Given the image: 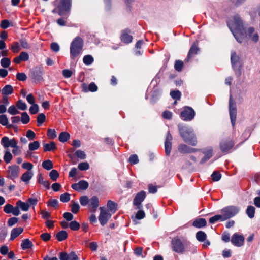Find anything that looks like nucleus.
I'll use <instances>...</instances> for the list:
<instances>
[{
  "instance_id": "1",
  "label": "nucleus",
  "mask_w": 260,
  "mask_h": 260,
  "mask_svg": "<svg viewBox=\"0 0 260 260\" xmlns=\"http://www.w3.org/2000/svg\"><path fill=\"white\" fill-rule=\"evenodd\" d=\"M179 131L183 140L188 144L195 146L197 144L193 130L191 128L185 126H179Z\"/></svg>"
},
{
  "instance_id": "2",
  "label": "nucleus",
  "mask_w": 260,
  "mask_h": 260,
  "mask_svg": "<svg viewBox=\"0 0 260 260\" xmlns=\"http://www.w3.org/2000/svg\"><path fill=\"white\" fill-rule=\"evenodd\" d=\"M83 46L84 41L81 37L77 36L73 40L70 48L72 59H74L82 52Z\"/></svg>"
},
{
  "instance_id": "3",
  "label": "nucleus",
  "mask_w": 260,
  "mask_h": 260,
  "mask_svg": "<svg viewBox=\"0 0 260 260\" xmlns=\"http://www.w3.org/2000/svg\"><path fill=\"white\" fill-rule=\"evenodd\" d=\"M189 243L186 240H181L178 237H174L171 241V248L174 252L183 253L186 251Z\"/></svg>"
},
{
  "instance_id": "4",
  "label": "nucleus",
  "mask_w": 260,
  "mask_h": 260,
  "mask_svg": "<svg viewBox=\"0 0 260 260\" xmlns=\"http://www.w3.org/2000/svg\"><path fill=\"white\" fill-rule=\"evenodd\" d=\"M72 6V0H60L57 6L58 14L60 16H63L70 11Z\"/></svg>"
},
{
  "instance_id": "5",
  "label": "nucleus",
  "mask_w": 260,
  "mask_h": 260,
  "mask_svg": "<svg viewBox=\"0 0 260 260\" xmlns=\"http://www.w3.org/2000/svg\"><path fill=\"white\" fill-rule=\"evenodd\" d=\"M239 211V208L236 206H228L221 210V214L224 220L235 216Z\"/></svg>"
},
{
  "instance_id": "6",
  "label": "nucleus",
  "mask_w": 260,
  "mask_h": 260,
  "mask_svg": "<svg viewBox=\"0 0 260 260\" xmlns=\"http://www.w3.org/2000/svg\"><path fill=\"white\" fill-rule=\"evenodd\" d=\"M227 25L230 30L232 31L234 37L238 42L242 43L246 38V32L243 28L236 29L234 31L232 30V27L230 22H227Z\"/></svg>"
},
{
  "instance_id": "7",
  "label": "nucleus",
  "mask_w": 260,
  "mask_h": 260,
  "mask_svg": "<svg viewBox=\"0 0 260 260\" xmlns=\"http://www.w3.org/2000/svg\"><path fill=\"white\" fill-rule=\"evenodd\" d=\"M194 111L189 107H184L180 114L181 118L185 121L192 120L194 118Z\"/></svg>"
},
{
  "instance_id": "8",
  "label": "nucleus",
  "mask_w": 260,
  "mask_h": 260,
  "mask_svg": "<svg viewBox=\"0 0 260 260\" xmlns=\"http://www.w3.org/2000/svg\"><path fill=\"white\" fill-rule=\"evenodd\" d=\"M200 51V48L198 47V41H196L191 46L186 58L184 60V62L186 63L190 61L191 58L197 55Z\"/></svg>"
},
{
  "instance_id": "9",
  "label": "nucleus",
  "mask_w": 260,
  "mask_h": 260,
  "mask_svg": "<svg viewBox=\"0 0 260 260\" xmlns=\"http://www.w3.org/2000/svg\"><path fill=\"white\" fill-rule=\"evenodd\" d=\"M229 111L231 122L233 126H235L236 120L237 109L235 102L233 99H230L229 102Z\"/></svg>"
},
{
  "instance_id": "10",
  "label": "nucleus",
  "mask_w": 260,
  "mask_h": 260,
  "mask_svg": "<svg viewBox=\"0 0 260 260\" xmlns=\"http://www.w3.org/2000/svg\"><path fill=\"white\" fill-rule=\"evenodd\" d=\"M100 209L101 213L99 216V220L100 223L104 226L110 218L111 214L107 212L104 207H101Z\"/></svg>"
},
{
  "instance_id": "11",
  "label": "nucleus",
  "mask_w": 260,
  "mask_h": 260,
  "mask_svg": "<svg viewBox=\"0 0 260 260\" xmlns=\"http://www.w3.org/2000/svg\"><path fill=\"white\" fill-rule=\"evenodd\" d=\"M43 72L40 67H35L30 71V76L35 81H39L42 79Z\"/></svg>"
},
{
  "instance_id": "12",
  "label": "nucleus",
  "mask_w": 260,
  "mask_h": 260,
  "mask_svg": "<svg viewBox=\"0 0 260 260\" xmlns=\"http://www.w3.org/2000/svg\"><path fill=\"white\" fill-rule=\"evenodd\" d=\"M131 30L129 29H125L122 30L120 37V40L122 42L128 44L132 42L133 37L132 35L129 34Z\"/></svg>"
},
{
  "instance_id": "13",
  "label": "nucleus",
  "mask_w": 260,
  "mask_h": 260,
  "mask_svg": "<svg viewBox=\"0 0 260 260\" xmlns=\"http://www.w3.org/2000/svg\"><path fill=\"white\" fill-rule=\"evenodd\" d=\"M231 241L235 246L240 247L244 244V238L242 235L235 233L232 236Z\"/></svg>"
},
{
  "instance_id": "14",
  "label": "nucleus",
  "mask_w": 260,
  "mask_h": 260,
  "mask_svg": "<svg viewBox=\"0 0 260 260\" xmlns=\"http://www.w3.org/2000/svg\"><path fill=\"white\" fill-rule=\"evenodd\" d=\"M145 197L146 192L144 191H141L138 193L134 200V205L137 206L138 208L140 209L142 207L141 203L144 201Z\"/></svg>"
},
{
  "instance_id": "15",
  "label": "nucleus",
  "mask_w": 260,
  "mask_h": 260,
  "mask_svg": "<svg viewBox=\"0 0 260 260\" xmlns=\"http://www.w3.org/2000/svg\"><path fill=\"white\" fill-rule=\"evenodd\" d=\"M60 260H78L77 255L74 252L67 253L66 252H61L59 254Z\"/></svg>"
},
{
  "instance_id": "16",
  "label": "nucleus",
  "mask_w": 260,
  "mask_h": 260,
  "mask_svg": "<svg viewBox=\"0 0 260 260\" xmlns=\"http://www.w3.org/2000/svg\"><path fill=\"white\" fill-rule=\"evenodd\" d=\"M1 143L5 148H8L15 146L17 141L15 139H10L8 137L5 136L2 138Z\"/></svg>"
},
{
  "instance_id": "17",
  "label": "nucleus",
  "mask_w": 260,
  "mask_h": 260,
  "mask_svg": "<svg viewBox=\"0 0 260 260\" xmlns=\"http://www.w3.org/2000/svg\"><path fill=\"white\" fill-rule=\"evenodd\" d=\"M99 204V199L96 196H93L89 201L88 208L92 212H95Z\"/></svg>"
},
{
  "instance_id": "18",
  "label": "nucleus",
  "mask_w": 260,
  "mask_h": 260,
  "mask_svg": "<svg viewBox=\"0 0 260 260\" xmlns=\"http://www.w3.org/2000/svg\"><path fill=\"white\" fill-rule=\"evenodd\" d=\"M89 184L86 181L81 180L77 183H74L72 185V188L78 191L81 190H85L88 187Z\"/></svg>"
},
{
  "instance_id": "19",
  "label": "nucleus",
  "mask_w": 260,
  "mask_h": 260,
  "mask_svg": "<svg viewBox=\"0 0 260 260\" xmlns=\"http://www.w3.org/2000/svg\"><path fill=\"white\" fill-rule=\"evenodd\" d=\"M178 149L179 152L182 154L194 153L198 150L197 149L190 147L184 144H180Z\"/></svg>"
},
{
  "instance_id": "20",
  "label": "nucleus",
  "mask_w": 260,
  "mask_h": 260,
  "mask_svg": "<svg viewBox=\"0 0 260 260\" xmlns=\"http://www.w3.org/2000/svg\"><path fill=\"white\" fill-rule=\"evenodd\" d=\"M231 23V26L233 27V23L235 25V29L243 28V21L240 18V16L236 14L234 16V21H229Z\"/></svg>"
},
{
  "instance_id": "21",
  "label": "nucleus",
  "mask_w": 260,
  "mask_h": 260,
  "mask_svg": "<svg viewBox=\"0 0 260 260\" xmlns=\"http://www.w3.org/2000/svg\"><path fill=\"white\" fill-rule=\"evenodd\" d=\"M172 137L170 133H168L165 141V152L167 155H169L172 149Z\"/></svg>"
},
{
  "instance_id": "22",
  "label": "nucleus",
  "mask_w": 260,
  "mask_h": 260,
  "mask_svg": "<svg viewBox=\"0 0 260 260\" xmlns=\"http://www.w3.org/2000/svg\"><path fill=\"white\" fill-rule=\"evenodd\" d=\"M234 145V142L232 140L223 141L220 144L221 150L223 152H228L233 148Z\"/></svg>"
},
{
  "instance_id": "23",
  "label": "nucleus",
  "mask_w": 260,
  "mask_h": 260,
  "mask_svg": "<svg viewBox=\"0 0 260 260\" xmlns=\"http://www.w3.org/2000/svg\"><path fill=\"white\" fill-rule=\"evenodd\" d=\"M20 94L23 98H35V96H38L39 98H42L44 96L42 92H36L35 94L31 93H28L27 91L25 89H22L20 90Z\"/></svg>"
},
{
  "instance_id": "24",
  "label": "nucleus",
  "mask_w": 260,
  "mask_h": 260,
  "mask_svg": "<svg viewBox=\"0 0 260 260\" xmlns=\"http://www.w3.org/2000/svg\"><path fill=\"white\" fill-rule=\"evenodd\" d=\"M14 91L13 87L11 85H5L1 90L3 98H7L9 95L13 93Z\"/></svg>"
},
{
  "instance_id": "25",
  "label": "nucleus",
  "mask_w": 260,
  "mask_h": 260,
  "mask_svg": "<svg viewBox=\"0 0 260 260\" xmlns=\"http://www.w3.org/2000/svg\"><path fill=\"white\" fill-rule=\"evenodd\" d=\"M82 85L83 90L85 92L91 91L93 92L96 91L98 89V86L93 82L90 83L88 86L85 83L82 84Z\"/></svg>"
},
{
  "instance_id": "26",
  "label": "nucleus",
  "mask_w": 260,
  "mask_h": 260,
  "mask_svg": "<svg viewBox=\"0 0 260 260\" xmlns=\"http://www.w3.org/2000/svg\"><path fill=\"white\" fill-rule=\"evenodd\" d=\"M23 232V228L22 227H18L14 228L11 232L10 240H14L16 238L19 236Z\"/></svg>"
},
{
  "instance_id": "27",
  "label": "nucleus",
  "mask_w": 260,
  "mask_h": 260,
  "mask_svg": "<svg viewBox=\"0 0 260 260\" xmlns=\"http://www.w3.org/2000/svg\"><path fill=\"white\" fill-rule=\"evenodd\" d=\"M32 176L33 173L31 171H26L22 175L21 180L26 184H28Z\"/></svg>"
},
{
  "instance_id": "28",
  "label": "nucleus",
  "mask_w": 260,
  "mask_h": 260,
  "mask_svg": "<svg viewBox=\"0 0 260 260\" xmlns=\"http://www.w3.org/2000/svg\"><path fill=\"white\" fill-rule=\"evenodd\" d=\"M231 63L234 68L237 65V63L239 62L240 57L237 55L235 51H232L231 55Z\"/></svg>"
},
{
  "instance_id": "29",
  "label": "nucleus",
  "mask_w": 260,
  "mask_h": 260,
  "mask_svg": "<svg viewBox=\"0 0 260 260\" xmlns=\"http://www.w3.org/2000/svg\"><path fill=\"white\" fill-rule=\"evenodd\" d=\"M33 246V244L28 239H25L22 240L21 245V248L23 250H26L31 248Z\"/></svg>"
},
{
  "instance_id": "30",
  "label": "nucleus",
  "mask_w": 260,
  "mask_h": 260,
  "mask_svg": "<svg viewBox=\"0 0 260 260\" xmlns=\"http://www.w3.org/2000/svg\"><path fill=\"white\" fill-rule=\"evenodd\" d=\"M207 222L204 218H199L193 222V225L195 227L200 228L206 226Z\"/></svg>"
},
{
  "instance_id": "31",
  "label": "nucleus",
  "mask_w": 260,
  "mask_h": 260,
  "mask_svg": "<svg viewBox=\"0 0 260 260\" xmlns=\"http://www.w3.org/2000/svg\"><path fill=\"white\" fill-rule=\"evenodd\" d=\"M43 148L44 151H50L56 149V144L54 142H51L50 143L43 144Z\"/></svg>"
},
{
  "instance_id": "32",
  "label": "nucleus",
  "mask_w": 260,
  "mask_h": 260,
  "mask_svg": "<svg viewBox=\"0 0 260 260\" xmlns=\"http://www.w3.org/2000/svg\"><path fill=\"white\" fill-rule=\"evenodd\" d=\"M55 237L58 241H62L67 239L68 234L65 231H61L56 234Z\"/></svg>"
},
{
  "instance_id": "33",
  "label": "nucleus",
  "mask_w": 260,
  "mask_h": 260,
  "mask_svg": "<svg viewBox=\"0 0 260 260\" xmlns=\"http://www.w3.org/2000/svg\"><path fill=\"white\" fill-rule=\"evenodd\" d=\"M162 95V91L158 87H154L151 92V98H159Z\"/></svg>"
},
{
  "instance_id": "34",
  "label": "nucleus",
  "mask_w": 260,
  "mask_h": 260,
  "mask_svg": "<svg viewBox=\"0 0 260 260\" xmlns=\"http://www.w3.org/2000/svg\"><path fill=\"white\" fill-rule=\"evenodd\" d=\"M38 181L40 184L43 185L46 189H49L50 182L48 181H44L43 177L41 174H39L38 176Z\"/></svg>"
},
{
  "instance_id": "35",
  "label": "nucleus",
  "mask_w": 260,
  "mask_h": 260,
  "mask_svg": "<svg viewBox=\"0 0 260 260\" xmlns=\"http://www.w3.org/2000/svg\"><path fill=\"white\" fill-rule=\"evenodd\" d=\"M16 205L20 208L22 211H27L29 210V206L27 203L19 200L16 202Z\"/></svg>"
},
{
  "instance_id": "36",
  "label": "nucleus",
  "mask_w": 260,
  "mask_h": 260,
  "mask_svg": "<svg viewBox=\"0 0 260 260\" xmlns=\"http://www.w3.org/2000/svg\"><path fill=\"white\" fill-rule=\"evenodd\" d=\"M70 135L68 133L62 132L60 133L58 139L61 142H65L70 139Z\"/></svg>"
},
{
  "instance_id": "37",
  "label": "nucleus",
  "mask_w": 260,
  "mask_h": 260,
  "mask_svg": "<svg viewBox=\"0 0 260 260\" xmlns=\"http://www.w3.org/2000/svg\"><path fill=\"white\" fill-rule=\"evenodd\" d=\"M83 63L86 65H90L94 61L93 57L90 55H86L83 57Z\"/></svg>"
},
{
  "instance_id": "38",
  "label": "nucleus",
  "mask_w": 260,
  "mask_h": 260,
  "mask_svg": "<svg viewBox=\"0 0 260 260\" xmlns=\"http://www.w3.org/2000/svg\"><path fill=\"white\" fill-rule=\"evenodd\" d=\"M255 212V209L254 207L252 206H248L247 207L246 212L249 218H252L254 217Z\"/></svg>"
},
{
  "instance_id": "39",
  "label": "nucleus",
  "mask_w": 260,
  "mask_h": 260,
  "mask_svg": "<svg viewBox=\"0 0 260 260\" xmlns=\"http://www.w3.org/2000/svg\"><path fill=\"white\" fill-rule=\"evenodd\" d=\"M0 124L4 126H8V128L12 127V125H8V119L5 115H0Z\"/></svg>"
},
{
  "instance_id": "40",
  "label": "nucleus",
  "mask_w": 260,
  "mask_h": 260,
  "mask_svg": "<svg viewBox=\"0 0 260 260\" xmlns=\"http://www.w3.org/2000/svg\"><path fill=\"white\" fill-rule=\"evenodd\" d=\"M11 64V60L9 58L4 57L1 60V65L4 68H8Z\"/></svg>"
},
{
  "instance_id": "41",
  "label": "nucleus",
  "mask_w": 260,
  "mask_h": 260,
  "mask_svg": "<svg viewBox=\"0 0 260 260\" xmlns=\"http://www.w3.org/2000/svg\"><path fill=\"white\" fill-rule=\"evenodd\" d=\"M184 62L180 60H177L175 61L174 64V69L178 72H181L183 67Z\"/></svg>"
},
{
  "instance_id": "42",
  "label": "nucleus",
  "mask_w": 260,
  "mask_h": 260,
  "mask_svg": "<svg viewBox=\"0 0 260 260\" xmlns=\"http://www.w3.org/2000/svg\"><path fill=\"white\" fill-rule=\"evenodd\" d=\"M206 234L203 231H199L196 234V238L199 241L204 242L206 240Z\"/></svg>"
},
{
  "instance_id": "43",
  "label": "nucleus",
  "mask_w": 260,
  "mask_h": 260,
  "mask_svg": "<svg viewBox=\"0 0 260 260\" xmlns=\"http://www.w3.org/2000/svg\"><path fill=\"white\" fill-rule=\"evenodd\" d=\"M219 220L220 221H224V219H223V217H222L221 214L220 215H215V216L211 217L209 219V221L210 223L213 224V223H214Z\"/></svg>"
},
{
  "instance_id": "44",
  "label": "nucleus",
  "mask_w": 260,
  "mask_h": 260,
  "mask_svg": "<svg viewBox=\"0 0 260 260\" xmlns=\"http://www.w3.org/2000/svg\"><path fill=\"white\" fill-rule=\"evenodd\" d=\"M40 143L38 141H34L29 144V150L31 151L36 150L40 147Z\"/></svg>"
},
{
  "instance_id": "45",
  "label": "nucleus",
  "mask_w": 260,
  "mask_h": 260,
  "mask_svg": "<svg viewBox=\"0 0 260 260\" xmlns=\"http://www.w3.org/2000/svg\"><path fill=\"white\" fill-rule=\"evenodd\" d=\"M42 167L47 170H51L53 168V166L52 162L50 160H47L43 162Z\"/></svg>"
},
{
  "instance_id": "46",
  "label": "nucleus",
  "mask_w": 260,
  "mask_h": 260,
  "mask_svg": "<svg viewBox=\"0 0 260 260\" xmlns=\"http://www.w3.org/2000/svg\"><path fill=\"white\" fill-rule=\"evenodd\" d=\"M13 156L10 152L8 150H6L5 152V154L4 156V160L8 164L10 162L11 160L12 159Z\"/></svg>"
},
{
  "instance_id": "47",
  "label": "nucleus",
  "mask_w": 260,
  "mask_h": 260,
  "mask_svg": "<svg viewBox=\"0 0 260 260\" xmlns=\"http://www.w3.org/2000/svg\"><path fill=\"white\" fill-rule=\"evenodd\" d=\"M46 116L44 114L41 113L39 114L37 117V121L38 123V125H41L45 121Z\"/></svg>"
},
{
  "instance_id": "48",
  "label": "nucleus",
  "mask_w": 260,
  "mask_h": 260,
  "mask_svg": "<svg viewBox=\"0 0 260 260\" xmlns=\"http://www.w3.org/2000/svg\"><path fill=\"white\" fill-rule=\"evenodd\" d=\"M71 211L74 213L76 214L77 213L80 209V206L79 204L77 203L74 202L73 201H72V204L71 205Z\"/></svg>"
},
{
  "instance_id": "49",
  "label": "nucleus",
  "mask_w": 260,
  "mask_h": 260,
  "mask_svg": "<svg viewBox=\"0 0 260 260\" xmlns=\"http://www.w3.org/2000/svg\"><path fill=\"white\" fill-rule=\"evenodd\" d=\"M21 121L23 124H27L29 122L30 118L27 113L23 112L21 114Z\"/></svg>"
},
{
  "instance_id": "50",
  "label": "nucleus",
  "mask_w": 260,
  "mask_h": 260,
  "mask_svg": "<svg viewBox=\"0 0 260 260\" xmlns=\"http://www.w3.org/2000/svg\"><path fill=\"white\" fill-rule=\"evenodd\" d=\"M107 207L112 212H115L116 211V204L111 200L108 201Z\"/></svg>"
},
{
  "instance_id": "51",
  "label": "nucleus",
  "mask_w": 260,
  "mask_h": 260,
  "mask_svg": "<svg viewBox=\"0 0 260 260\" xmlns=\"http://www.w3.org/2000/svg\"><path fill=\"white\" fill-rule=\"evenodd\" d=\"M59 175L58 172L56 170H52L49 173V176L53 181H56Z\"/></svg>"
},
{
  "instance_id": "52",
  "label": "nucleus",
  "mask_w": 260,
  "mask_h": 260,
  "mask_svg": "<svg viewBox=\"0 0 260 260\" xmlns=\"http://www.w3.org/2000/svg\"><path fill=\"white\" fill-rule=\"evenodd\" d=\"M69 226L72 230L77 231L80 229V225L76 221H73L70 222Z\"/></svg>"
},
{
  "instance_id": "53",
  "label": "nucleus",
  "mask_w": 260,
  "mask_h": 260,
  "mask_svg": "<svg viewBox=\"0 0 260 260\" xmlns=\"http://www.w3.org/2000/svg\"><path fill=\"white\" fill-rule=\"evenodd\" d=\"M89 199L86 196H82L80 198V203L82 206L88 205Z\"/></svg>"
},
{
  "instance_id": "54",
  "label": "nucleus",
  "mask_w": 260,
  "mask_h": 260,
  "mask_svg": "<svg viewBox=\"0 0 260 260\" xmlns=\"http://www.w3.org/2000/svg\"><path fill=\"white\" fill-rule=\"evenodd\" d=\"M11 50L14 53H18L20 50V47L18 42H14L11 46Z\"/></svg>"
},
{
  "instance_id": "55",
  "label": "nucleus",
  "mask_w": 260,
  "mask_h": 260,
  "mask_svg": "<svg viewBox=\"0 0 260 260\" xmlns=\"http://www.w3.org/2000/svg\"><path fill=\"white\" fill-rule=\"evenodd\" d=\"M16 77V79L20 81H25L27 79V76L24 73H18Z\"/></svg>"
},
{
  "instance_id": "56",
  "label": "nucleus",
  "mask_w": 260,
  "mask_h": 260,
  "mask_svg": "<svg viewBox=\"0 0 260 260\" xmlns=\"http://www.w3.org/2000/svg\"><path fill=\"white\" fill-rule=\"evenodd\" d=\"M70 200V195L68 193H64L60 196V200L62 202H68Z\"/></svg>"
},
{
  "instance_id": "57",
  "label": "nucleus",
  "mask_w": 260,
  "mask_h": 260,
  "mask_svg": "<svg viewBox=\"0 0 260 260\" xmlns=\"http://www.w3.org/2000/svg\"><path fill=\"white\" fill-rule=\"evenodd\" d=\"M221 174L217 171H215L211 175L212 179L214 181H218L221 178Z\"/></svg>"
},
{
  "instance_id": "58",
  "label": "nucleus",
  "mask_w": 260,
  "mask_h": 260,
  "mask_svg": "<svg viewBox=\"0 0 260 260\" xmlns=\"http://www.w3.org/2000/svg\"><path fill=\"white\" fill-rule=\"evenodd\" d=\"M17 107L21 110H25L27 109L26 104L23 102L21 100H19L16 103Z\"/></svg>"
},
{
  "instance_id": "59",
  "label": "nucleus",
  "mask_w": 260,
  "mask_h": 260,
  "mask_svg": "<svg viewBox=\"0 0 260 260\" xmlns=\"http://www.w3.org/2000/svg\"><path fill=\"white\" fill-rule=\"evenodd\" d=\"M212 156V150L211 149L208 150L205 153V156L202 159V162H204L209 159Z\"/></svg>"
},
{
  "instance_id": "60",
  "label": "nucleus",
  "mask_w": 260,
  "mask_h": 260,
  "mask_svg": "<svg viewBox=\"0 0 260 260\" xmlns=\"http://www.w3.org/2000/svg\"><path fill=\"white\" fill-rule=\"evenodd\" d=\"M15 146H13L12 148H13L12 150V152L14 155H19L21 153V150L20 147L17 145V142L15 145Z\"/></svg>"
},
{
  "instance_id": "61",
  "label": "nucleus",
  "mask_w": 260,
  "mask_h": 260,
  "mask_svg": "<svg viewBox=\"0 0 260 260\" xmlns=\"http://www.w3.org/2000/svg\"><path fill=\"white\" fill-rule=\"evenodd\" d=\"M89 168V164L87 162H80L78 165V169L80 170H88Z\"/></svg>"
},
{
  "instance_id": "62",
  "label": "nucleus",
  "mask_w": 260,
  "mask_h": 260,
  "mask_svg": "<svg viewBox=\"0 0 260 260\" xmlns=\"http://www.w3.org/2000/svg\"><path fill=\"white\" fill-rule=\"evenodd\" d=\"M8 112L11 115H16L19 113V112L17 109L14 105L11 106L8 109Z\"/></svg>"
},
{
  "instance_id": "63",
  "label": "nucleus",
  "mask_w": 260,
  "mask_h": 260,
  "mask_svg": "<svg viewBox=\"0 0 260 260\" xmlns=\"http://www.w3.org/2000/svg\"><path fill=\"white\" fill-rule=\"evenodd\" d=\"M10 25V23L9 20L7 19L3 20L1 21L0 26L2 29H6Z\"/></svg>"
},
{
  "instance_id": "64",
  "label": "nucleus",
  "mask_w": 260,
  "mask_h": 260,
  "mask_svg": "<svg viewBox=\"0 0 260 260\" xmlns=\"http://www.w3.org/2000/svg\"><path fill=\"white\" fill-rule=\"evenodd\" d=\"M50 48L52 51L55 52H57L60 50V47L58 43L56 42H53L50 45Z\"/></svg>"
}]
</instances>
